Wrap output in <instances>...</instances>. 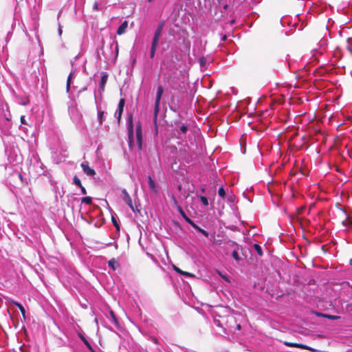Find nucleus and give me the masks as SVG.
I'll use <instances>...</instances> for the list:
<instances>
[{
	"mask_svg": "<svg viewBox=\"0 0 352 352\" xmlns=\"http://www.w3.org/2000/svg\"><path fill=\"white\" fill-rule=\"evenodd\" d=\"M58 32L59 36H61V34L63 33V30H62V26L60 23H58Z\"/></svg>",
	"mask_w": 352,
	"mask_h": 352,
	"instance_id": "a18cd8bd",
	"label": "nucleus"
},
{
	"mask_svg": "<svg viewBox=\"0 0 352 352\" xmlns=\"http://www.w3.org/2000/svg\"><path fill=\"white\" fill-rule=\"evenodd\" d=\"M135 138H136V144L138 145V148L139 150L142 149V124L140 122H138L135 126Z\"/></svg>",
	"mask_w": 352,
	"mask_h": 352,
	"instance_id": "0eeeda50",
	"label": "nucleus"
},
{
	"mask_svg": "<svg viewBox=\"0 0 352 352\" xmlns=\"http://www.w3.org/2000/svg\"><path fill=\"white\" fill-rule=\"evenodd\" d=\"M95 321H96V322H98V318H95Z\"/></svg>",
	"mask_w": 352,
	"mask_h": 352,
	"instance_id": "774afa93",
	"label": "nucleus"
},
{
	"mask_svg": "<svg viewBox=\"0 0 352 352\" xmlns=\"http://www.w3.org/2000/svg\"><path fill=\"white\" fill-rule=\"evenodd\" d=\"M104 112V111H98V120L100 124L102 123Z\"/></svg>",
	"mask_w": 352,
	"mask_h": 352,
	"instance_id": "4c0bfd02",
	"label": "nucleus"
},
{
	"mask_svg": "<svg viewBox=\"0 0 352 352\" xmlns=\"http://www.w3.org/2000/svg\"><path fill=\"white\" fill-rule=\"evenodd\" d=\"M232 243L235 245L236 247L232 252V256L236 262H243L246 256L243 253L244 248L242 245H239L234 241H232Z\"/></svg>",
	"mask_w": 352,
	"mask_h": 352,
	"instance_id": "20e7f679",
	"label": "nucleus"
},
{
	"mask_svg": "<svg viewBox=\"0 0 352 352\" xmlns=\"http://www.w3.org/2000/svg\"><path fill=\"white\" fill-rule=\"evenodd\" d=\"M0 110H3V107L0 105Z\"/></svg>",
	"mask_w": 352,
	"mask_h": 352,
	"instance_id": "69168bd1",
	"label": "nucleus"
},
{
	"mask_svg": "<svg viewBox=\"0 0 352 352\" xmlns=\"http://www.w3.org/2000/svg\"><path fill=\"white\" fill-rule=\"evenodd\" d=\"M323 318H327V319H329L331 320H337L340 318V317L338 316L331 315V314H326L325 316H323Z\"/></svg>",
	"mask_w": 352,
	"mask_h": 352,
	"instance_id": "b1692460",
	"label": "nucleus"
},
{
	"mask_svg": "<svg viewBox=\"0 0 352 352\" xmlns=\"http://www.w3.org/2000/svg\"><path fill=\"white\" fill-rule=\"evenodd\" d=\"M234 23H235V20L234 19H232V20L230 21V24L231 25H233Z\"/></svg>",
	"mask_w": 352,
	"mask_h": 352,
	"instance_id": "6e6d98bb",
	"label": "nucleus"
},
{
	"mask_svg": "<svg viewBox=\"0 0 352 352\" xmlns=\"http://www.w3.org/2000/svg\"><path fill=\"white\" fill-rule=\"evenodd\" d=\"M205 190H205V188H201V192H205Z\"/></svg>",
	"mask_w": 352,
	"mask_h": 352,
	"instance_id": "bf43d9fd",
	"label": "nucleus"
},
{
	"mask_svg": "<svg viewBox=\"0 0 352 352\" xmlns=\"http://www.w3.org/2000/svg\"><path fill=\"white\" fill-rule=\"evenodd\" d=\"M160 37L154 36L153 37L152 42H151V46H154L155 47H158L159 41H160Z\"/></svg>",
	"mask_w": 352,
	"mask_h": 352,
	"instance_id": "c85d7f7f",
	"label": "nucleus"
},
{
	"mask_svg": "<svg viewBox=\"0 0 352 352\" xmlns=\"http://www.w3.org/2000/svg\"><path fill=\"white\" fill-rule=\"evenodd\" d=\"M320 48L318 47V48H316L314 50H312V56H316L317 55H322L323 54H320Z\"/></svg>",
	"mask_w": 352,
	"mask_h": 352,
	"instance_id": "e433bc0d",
	"label": "nucleus"
},
{
	"mask_svg": "<svg viewBox=\"0 0 352 352\" xmlns=\"http://www.w3.org/2000/svg\"><path fill=\"white\" fill-rule=\"evenodd\" d=\"M123 111H116V116H117V118L118 120H120L121 116H122V113Z\"/></svg>",
	"mask_w": 352,
	"mask_h": 352,
	"instance_id": "49530a36",
	"label": "nucleus"
},
{
	"mask_svg": "<svg viewBox=\"0 0 352 352\" xmlns=\"http://www.w3.org/2000/svg\"><path fill=\"white\" fill-rule=\"evenodd\" d=\"M124 99L122 98L120 100L118 105V109L117 110H123L124 106Z\"/></svg>",
	"mask_w": 352,
	"mask_h": 352,
	"instance_id": "72a5a7b5",
	"label": "nucleus"
},
{
	"mask_svg": "<svg viewBox=\"0 0 352 352\" xmlns=\"http://www.w3.org/2000/svg\"><path fill=\"white\" fill-rule=\"evenodd\" d=\"M60 14H61V11H59V12H58V16H57V19H58V18H59V16H60Z\"/></svg>",
	"mask_w": 352,
	"mask_h": 352,
	"instance_id": "052dcab7",
	"label": "nucleus"
},
{
	"mask_svg": "<svg viewBox=\"0 0 352 352\" xmlns=\"http://www.w3.org/2000/svg\"><path fill=\"white\" fill-rule=\"evenodd\" d=\"M199 198L204 206L206 207L209 205L208 200L206 197L200 195V196H199Z\"/></svg>",
	"mask_w": 352,
	"mask_h": 352,
	"instance_id": "a878e982",
	"label": "nucleus"
},
{
	"mask_svg": "<svg viewBox=\"0 0 352 352\" xmlns=\"http://www.w3.org/2000/svg\"><path fill=\"white\" fill-rule=\"evenodd\" d=\"M113 45H115L116 58H117L118 56V51H119L118 43L117 41H116V40L113 41L112 43L111 44V46H110L111 48H112Z\"/></svg>",
	"mask_w": 352,
	"mask_h": 352,
	"instance_id": "bb28decb",
	"label": "nucleus"
},
{
	"mask_svg": "<svg viewBox=\"0 0 352 352\" xmlns=\"http://www.w3.org/2000/svg\"><path fill=\"white\" fill-rule=\"evenodd\" d=\"M17 307L19 309V310H20V311H21V314L23 316V318L24 320H25V308L23 307V306L21 304H20Z\"/></svg>",
	"mask_w": 352,
	"mask_h": 352,
	"instance_id": "f704fd0d",
	"label": "nucleus"
},
{
	"mask_svg": "<svg viewBox=\"0 0 352 352\" xmlns=\"http://www.w3.org/2000/svg\"><path fill=\"white\" fill-rule=\"evenodd\" d=\"M228 4H226L223 6V9L226 10L228 8Z\"/></svg>",
	"mask_w": 352,
	"mask_h": 352,
	"instance_id": "13d9d810",
	"label": "nucleus"
},
{
	"mask_svg": "<svg viewBox=\"0 0 352 352\" xmlns=\"http://www.w3.org/2000/svg\"><path fill=\"white\" fill-rule=\"evenodd\" d=\"M328 41L326 38H322L318 43V47L320 48V54H324L327 47Z\"/></svg>",
	"mask_w": 352,
	"mask_h": 352,
	"instance_id": "2eb2a0df",
	"label": "nucleus"
},
{
	"mask_svg": "<svg viewBox=\"0 0 352 352\" xmlns=\"http://www.w3.org/2000/svg\"><path fill=\"white\" fill-rule=\"evenodd\" d=\"M148 187L151 190H152L153 192H157V188L156 184L154 180L152 179L151 176L148 177Z\"/></svg>",
	"mask_w": 352,
	"mask_h": 352,
	"instance_id": "6ab92c4d",
	"label": "nucleus"
},
{
	"mask_svg": "<svg viewBox=\"0 0 352 352\" xmlns=\"http://www.w3.org/2000/svg\"><path fill=\"white\" fill-rule=\"evenodd\" d=\"M8 115L7 114H5V118L8 121L9 120V117L10 116V111H8Z\"/></svg>",
	"mask_w": 352,
	"mask_h": 352,
	"instance_id": "603ef678",
	"label": "nucleus"
},
{
	"mask_svg": "<svg viewBox=\"0 0 352 352\" xmlns=\"http://www.w3.org/2000/svg\"><path fill=\"white\" fill-rule=\"evenodd\" d=\"M173 200H174L175 203H176V202H177V201H176V199L175 198V197H174V196H173Z\"/></svg>",
	"mask_w": 352,
	"mask_h": 352,
	"instance_id": "0e129e2a",
	"label": "nucleus"
},
{
	"mask_svg": "<svg viewBox=\"0 0 352 352\" xmlns=\"http://www.w3.org/2000/svg\"><path fill=\"white\" fill-rule=\"evenodd\" d=\"M253 248L256 252V253L258 254V255L259 256H263V252L262 248H261V246L260 245H258L257 243H254L253 245Z\"/></svg>",
	"mask_w": 352,
	"mask_h": 352,
	"instance_id": "412c9836",
	"label": "nucleus"
},
{
	"mask_svg": "<svg viewBox=\"0 0 352 352\" xmlns=\"http://www.w3.org/2000/svg\"><path fill=\"white\" fill-rule=\"evenodd\" d=\"M233 322H236V318L233 315H228L227 316H219V318L216 316L214 318V324L223 329L231 330Z\"/></svg>",
	"mask_w": 352,
	"mask_h": 352,
	"instance_id": "f03ea898",
	"label": "nucleus"
},
{
	"mask_svg": "<svg viewBox=\"0 0 352 352\" xmlns=\"http://www.w3.org/2000/svg\"><path fill=\"white\" fill-rule=\"evenodd\" d=\"M164 93V88L162 85L157 87L156 96L154 104V110H160V103Z\"/></svg>",
	"mask_w": 352,
	"mask_h": 352,
	"instance_id": "6e6552de",
	"label": "nucleus"
},
{
	"mask_svg": "<svg viewBox=\"0 0 352 352\" xmlns=\"http://www.w3.org/2000/svg\"><path fill=\"white\" fill-rule=\"evenodd\" d=\"M72 76H73V74H72V72H71L69 74L68 78H67V91L69 89V85H70V83H71Z\"/></svg>",
	"mask_w": 352,
	"mask_h": 352,
	"instance_id": "ea45409f",
	"label": "nucleus"
},
{
	"mask_svg": "<svg viewBox=\"0 0 352 352\" xmlns=\"http://www.w3.org/2000/svg\"><path fill=\"white\" fill-rule=\"evenodd\" d=\"M342 210L344 213H346V211L344 209H342Z\"/></svg>",
	"mask_w": 352,
	"mask_h": 352,
	"instance_id": "338daca9",
	"label": "nucleus"
},
{
	"mask_svg": "<svg viewBox=\"0 0 352 352\" xmlns=\"http://www.w3.org/2000/svg\"><path fill=\"white\" fill-rule=\"evenodd\" d=\"M174 270L177 272L178 274H184V272L182 271V270H180L179 267L175 266L174 267Z\"/></svg>",
	"mask_w": 352,
	"mask_h": 352,
	"instance_id": "a19ab883",
	"label": "nucleus"
},
{
	"mask_svg": "<svg viewBox=\"0 0 352 352\" xmlns=\"http://www.w3.org/2000/svg\"><path fill=\"white\" fill-rule=\"evenodd\" d=\"M108 76H109L108 74L105 72H102L100 73V82L98 85V92L100 94H101L102 92H103L104 90V87H105V85L107 82Z\"/></svg>",
	"mask_w": 352,
	"mask_h": 352,
	"instance_id": "1a4fd4ad",
	"label": "nucleus"
},
{
	"mask_svg": "<svg viewBox=\"0 0 352 352\" xmlns=\"http://www.w3.org/2000/svg\"><path fill=\"white\" fill-rule=\"evenodd\" d=\"M182 275H184L186 277H191L193 276V275L189 272H184V274H182Z\"/></svg>",
	"mask_w": 352,
	"mask_h": 352,
	"instance_id": "09e8293b",
	"label": "nucleus"
},
{
	"mask_svg": "<svg viewBox=\"0 0 352 352\" xmlns=\"http://www.w3.org/2000/svg\"><path fill=\"white\" fill-rule=\"evenodd\" d=\"M227 38V36L226 35L223 36L222 38H221V41H226Z\"/></svg>",
	"mask_w": 352,
	"mask_h": 352,
	"instance_id": "5fc2aeb1",
	"label": "nucleus"
},
{
	"mask_svg": "<svg viewBox=\"0 0 352 352\" xmlns=\"http://www.w3.org/2000/svg\"><path fill=\"white\" fill-rule=\"evenodd\" d=\"M258 111H252L250 113V116H252L253 115H255L256 113H257Z\"/></svg>",
	"mask_w": 352,
	"mask_h": 352,
	"instance_id": "864d4df0",
	"label": "nucleus"
},
{
	"mask_svg": "<svg viewBox=\"0 0 352 352\" xmlns=\"http://www.w3.org/2000/svg\"><path fill=\"white\" fill-rule=\"evenodd\" d=\"M168 83L170 87L175 90L180 92H183L185 90V82H181L177 77H173Z\"/></svg>",
	"mask_w": 352,
	"mask_h": 352,
	"instance_id": "423d86ee",
	"label": "nucleus"
},
{
	"mask_svg": "<svg viewBox=\"0 0 352 352\" xmlns=\"http://www.w3.org/2000/svg\"><path fill=\"white\" fill-rule=\"evenodd\" d=\"M157 49V47H155L154 46H151V49H150V58H154Z\"/></svg>",
	"mask_w": 352,
	"mask_h": 352,
	"instance_id": "473e14b6",
	"label": "nucleus"
},
{
	"mask_svg": "<svg viewBox=\"0 0 352 352\" xmlns=\"http://www.w3.org/2000/svg\"><path fill=\"white\" fill-rule=\"evenodd\" d=\"M166 111H154V116H153V122L155 125H157V119L158 116H162L164 113Z\"/></svg>",
	"mask_w": 352,
	"mask_h": 352,
	"instance_id": "5701e85b",
	"label": "nucleus"
},
{
	"mask_svg": "<svg viewBox=\"0 0 352 352\" xmlns=\"http://www.w3.org/2000/svg\"><path fill=\"white\" fill-rule=\"evenodd\" d=\"M236 322H233L232 324V327L231 329V330H229L230 331H232V330H234V331H235L236 330V331H240L241 329V326L240 324H236V326L234 327V324Z\"/></svg>",
	"mask_w": 352,
	"mask_h": 352,
	"instance_id": "c9c22d12",
	"label": "nucleus"
},
{
	"mask_svg": "<svg viewBox=\"0 0 352 352\" xmlns=\"http://www.w3.org/2000/svg\"><path fill=\"white\" fill-rule=\"evenodd\" d=\"M102 56H104V58L105 59H107V57L106 56V55H105V54H104V52H102Z\"/></svg>",
	"mask_w": 352,
	"mask_h": 352,
	"instance_id": "4d7b16f0",
	"label": "nucleus"
},
{
	"mask_svg": "<svg viewBox=\"0 0 352 352\" xmlns=\"http://www.w3.org/2000/svg\"><path fill=\"white\" fill-rule=\"evenodd\" d=\"M81 167L85 174L88 176H94L96 175V171L92 168L89 167L87 162H83L81 163Z\"/></svg>",
	"mask_w": 352,
	"mask_h": 352,
	"instance_id": "9d476101",
	"label": "nucleus"
},
{
	"mask_svg": "<svg viewBox=\"0 0 352 352\" xmlns=\"http://www.w3.org/2000/svg\"><path fill=\"white\" fill-rule=\"evenodd\" d=\"M218 195L220 197L224 199L226 197V190L223 186L219 187L218 190Z\"/></svg>",
	"mask_w": 352,
	"mask_h": 352,
	"instance_id": "cd10ccee",
	"label": "nucleus"
},
{
	"mask_svg": "<svg viewBox=\"0 0 352 352\" xmlns=\"http://www.w3.org/2000/svg\"><path fill=\"white\" fill-rule=\"evenodd\" d=\"M20 119H21V124H28L27 121L25 120V117L24 116H21Z\"/></svg>",
	"mask_w": 352,
	"mask_h": 352,
	"instance_id": "37998d69",
	"label": "nucleus"
},
{
	"mask_svg": "<svg viewBox=\"0 0 352 352\" xmlns=\"http://www.w3.org/2000/svg\"><path fill=\"white\" fill-rule=\"evenodd\" d=\"M234 196L233 195H229L228 199L229 201L232 202V201H234Z\"/></svg>",
	"mask_w": 352,
	"mask_h": 352,
	"instance_id": "8fccbe9b",
	"label": "nucleus"
},
{
	"mask_svg": "<svg viewBox=\"0 0 352 352\" xmlns=\"http://www.w3.org/2000/svg\"><path fill=\"white\" fill-rule=\"evenodd\" d=\"M93 10L96 11H98L100 10L98 2H95L93 6Z\"/></svg>",
	"mask_w": 352,
	"mask_h": 352,
	"instance_id": "79ce46f5",
	"label": "nucleus"
},
{
	"mask_svg": "<svg viewBox=\"0 0 352 352\" xmlns=\"http://www.w3.org/2000/svg\"><path fill=\"white\" fill-rule=\"evenodd\" d=\"M108 265L113 270H116V269L118 267V263L114 258H112L109 261Z\"/></svg>",
	"mask_w": 352,
	"mask_h": 352,
	"instance_id": "4be33fe9",
	"label": "nucleus"
},
{
	"mask_svg": "<svg viewBox=\"0 0 352 352\" xmlns=\"http://www.w3.org/2000/svg\"><path fill=\"white\" fill-rule=\"evenodd\" d=\"M128 28V22L127 21H124L121 25H119V27L117 29V34L122 35L126 32V30Z\"/></svg>",
	"mask_w": 352,
	"mask_h": 352,
	"instance_id": "ddd939ff",
	"label": "nucleus"
},
{
	"mask_svg": "<svg viewBox=\"0 0 352 352\" xmlns=\"http://www.w3.org/2000/svg\"><path fill=\"white\" fill-rule=\"evenodd\" d=\"M127 130H128V143L129 146L133 148L135 146L134 135H133V114L131 111H128L127 114Z\"/></svg>",
	"mask_w": 352,
	"mask_h": 352,
	"instance_id": "7ed1b4c3",
	"label": "nucleus"
},
{
	"mask_svg": "<svg viewBox=\"0 0 352 352\" xmlns=\"http://www.w3.org/2000/svg\"><path fill=\"white\" fill-rule=\"evenodd\" d=\"M78 336L91 352H96V351L94 349L91 344L89 342V341L87 340V338L84 336V335L82 333H78Z\"/></svg>",
	"mask_w": 352,
	"mask_h": 352,
	"instance_id": "4468645a",
	"label": "nucleus"
},
{
	"mask_svg": "<svg viewBox=\"0 0 352 352\" xmlns=\"http://www.w3.org/2000/svg\"><path fill=\"white\" fill-rule=\"evenodd\" d=\"M15 102L19 104L25 106L30 102V100L26 96H16Z\"/></svg>",
	"mask_w": 352,
	"mask_h": 352,
	"instance_id": "f8f14e48",
	"label": "nucleus"
},
{
	"mask_svg": "<svg viewBox=\"0 0 352 352\" xmlns=\"http://www.w3.org/2000/svg\"><path fill=\"white\" fill-rule=\"evenodd\" d=\"M80 191H81V194L82 195H86L87 194V190H86V189L85 188L84 186H81L80 187Z\"/></svg>",
	"mask_w": 352,
	"mask_h": 352,
	"instance_id": "c03bdc74",
	"label": "nucleus"
},
{
	"mask_svg": "<svg viewBox=\"0 0 352 352\" xmlns=\"http://www.w3.org/2000/svg\"><path fill=\"white\" fill-rule=\"evenodd\" d=\"M153 341H154L155 343H156V344L157 343V340L156 338L153 339Z\"/></svg>",
	"mask_w": 352,
	"mask_h": 352,
	"instance_id": "e2e57ef3",
	"label": "nucleus"
},
{
	"mask_svg": "<svg viewBox=\"0 0 352 352\" xmlns=\"http://www.w3.org/2000/svg\"><path fill=\"white\" fill-rule=\"evenodd\" d=\"M177 210L179 212V214H181V216L184 218V219L188 223H189L192 219H190L187 215L185 213V212L183 210V209L180 207V206H178L177 207Z\"/></svg>",
	"mask_w": 352,
	"mask_h": 352,
	"instance_id": "aec40b11",
	"label": "nucleus"
},
{
	"mask_svg": "<svg viewBox=\"0 0 352 352\" xmlns=\"http://www.w3.org/2000/svg\"><path fill=\"white\" fill-rule=\"evenodd\" d=\"M164 22H161L157 27V28L155 29V32H154V34L153 36H157V37H160L161 36V34H162V29H163V27H164Z\"/></svg>",
	"mask_w": 352,
	"mask_h": 352,
	"instance_id": "a211bd4d",
	"label": "nucleus"
},
{
	"mask_svg": "<svg viewBox=\"0 0 352 352\" xmlns=\"http://www.w3.org/2000/svg\"><path fill=\"white\" fill-rule=\"evenodd\" d=\"M111 221H112V223L113 224L114 227L116 228V230H120V226H119L118 223L117 222L116 219H115V217H111Z\"/></svg>",
	"mask_w": 352,
	"mask_h": 352,
	"instance_id": "58836bf2",
	"label": "nucleus"
},
{
	"mask_svg": "<svg viewBox=\"0 0 352 352\" xmlns=\"http://www.w3.org/2000/svg\"><path fill=\"white\" fill-rule=\"evenodd\" d=\"M347 50L351 52L352 53V45H348L347 47H346Z\"/></svg>",
	"mask_w": 352,
	"mask_h": 352,
	"instance_id": "3c124183",
	"label": "nucleus"
},
{
	"mask_svg": "<svg viewBox=\"0 0 352 352\" xmlns=\"http://www.w3.org/2000/svg\"><path fill=\"white\" fill-rule=\"evenodd\" d=\"M81 202L89 205L91 204L92 199L91 197H84L81 199Z\"/></svg>",
	"mask_w": 352,
	"mask_h": 352,
	"instance_id": "c756f323",
	"label": "nucleus"
},
{
	"mask_svg": "<svg viewBox=\"0 0 352 352\" xmlns=\"http://www.w3.org/2000/svg\"><path fill=\"white\" fill-rule=\"evenodd\" d=\"M49 177V179H50V182L51 184V185L53 186V190L54 191V192L56 193V195H55V197H56V199H57V194L58 193L61 197L63 196V194H60V192L58 191V187L57 186V184L56 182H54L50 177V175H49L48 176Z\"/></svg>",
	"mask_w": 352,
	"mask_h": 352,
	"instance_id": "f3484780",
	"label": "nucleus"
},
{
	"mask_svg": "<svg viewBox=\"0 0 352 352\" xmlns=\"http://www.w3.org/2000/svg\"><path fill=\"white\" fill-rule=\"evenodd\" d=\"M6 301H7V302H8L10 305H15V306H16V307H18V306L20 305V303H19V302H18L15 301L14 300L12 299L11 298H6Z\"/></svg>",
	"mask_w": 352,
	"mask_h": 352,
	"instance_id": "2f4dec72",
	"label": "nucleus"
},
{
	"mask_svg": "<svg viewBox=\"0 0 352 352\" xmlns=\"http://www.w3.org/2000/svg\"><path fill=\"white\" fill-rule=\"evenodd\" d=\"M122 194L123 201L131 209V210L134 213L140 212V210L138 208V206H133L132 199L125 188L122 190Z\"/></svg>",
	"mask_w": 352,
	"mask_h": 352,
	"instance_id": "39448f33",
	"label": "nucleus"
},
{
	"mask_svg": "<svg viewBox=\"0 0 352 352\" xmlns=\"http://www.w3.org/2000/svg\"><path fill=\"white\" fill-rule=\"evenodd\" d=\"M188 224H190L193 228H195L196 230L201 233L204 236L206 237H208L209 234L207 231L199 227L197 224L195 223V222L192 220Z\"/></svg>",
	"mask_w": 352,
	"mask_h": 352,
	"instance_id": "dca6fc26",
	"label": "nucleus"
},
{
	"mask_svg": "<svg viewBox=\"0 0 352 352\" xmlns=\"http://www.w3.org/2000/svg\"><path fill=\"white\" fill-rule=\"evenodd\" d=\"M73 184L78 186L79 188L82 186L80 179L77 177L74 176L73 178Z\"/></svg>",
	"mask_w": 352,
	"mask_h": 352,
	"instance_id": "7c9ffc66",
	"label": "nucleus"
},
{
	"mask_svg": "<svg viewBox=\"0 0 352 352\" xmlns=\"http://www.w3.org/2000/svg\"><path fill=\"white\" fill-rule=\"evenodd\" d=\"M97 56H98V59H99V60H100V54H99L98 52V55H97Z\"/></svg>",
	"mask_w": 352,
	"mask_h": 352,
	"instance_id": "680f3d73",
	"label": "nucleus"
},
{
	"mask_svg": "<svg viewBox=\"0 0 352 352\" xmlns=\"http://www.w3.org/2000/svg\"><path fill=\"white\" fill-rule=\"evenodd\" d=\"M316 315L318 317H322L323 318V316H325L326 314H323V313H320V312H317L316 311L315 312Z\"/></svg>",
	"mask_w": 352,
	"mask_h": 352,
	"instance_id": "de8ad7c7",
	"label": "nucleus"
},
{
	"mask_svg": "<svg viewBox=\"0 0 352 352\" xmlns=\"http://www.w3.org/2000/svg\"><path fill=\"white\" fill-rule=\"evenodd\" d=\"M199 131L198 129L194 126L193 122L186 121L185 123H182L175 129V135L177 139L184 140H186L188 133H196Z\"/></svg>",
	"mask_w": 352,
	"mask_h": 352,
	"instance_id": "f257e3e1",
	"label": "nucleus"
},
{
	"mask_svg": "<svg viewBox=\"0 0 352 352\" xmlns=\"http://www.w3.org/2000/svg\"><path fill=\"white\" fill-rule=\"evenodd\" d=\"M285 344L288 346H297V347H300L302 349H306V346L301 344H295V343L285 342Z\"/></svg>",
	"mask_w": 352,
	"mask_h": 352,
	"instance_id": "393cba45",
	"label": "nucleus"
},
{
	"mask_svg": "<svg viewBox=\"0 0 352 352\" xmlns=\"http://www.w3.org/2000/svg\"><path fill=\"white\" fill-rule=\"evenodd\" d=\"M109 321L113 324L115 327L119 326L118 318H116L114 312L112 310H109L108 314L106 315Z\"/></svg>",
	"mask_w": 352,
	"mask_h": 352,
	"instance_id": "9b49d317",
	"label": "nucleus"
}]
</instances>
